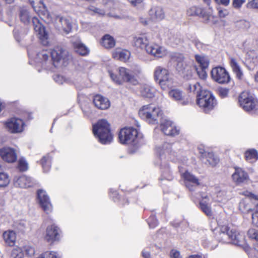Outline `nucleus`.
Listing matches in <instances>:
<instances>
[{
	"label": "nucleus",
	"mask_w": 258,
	"mask_h": 258,
	"mask_svg": "<svg viewBox=\"0 0 258 258\" xmlns=\"http://www.w3.org/2000/svg\"><path fill=\"white\" fill-rule=\"evenodd\" d=\"M195 59L201 69H207L209 64V60L207 57L203 55H196Z\"/></svg>",
	"instance_id": "37998d69"
},
{
	"label": "nucleus",
	"mask_w": 258,
	"mask_h": 258,
	"mask_svg": "<svg viewBox=\"0 0 258 258\" xmlns=\"http://www.w3.org/2000/svg\"><path fill=\"white\" fill-rule=\"evenodd\" d=\"M41 64L47 67H58L61 63L67 66L72 60L69 52L60 46H56L50 51L43 50L37 54Z\"/></svg>",
	"instance_id": "f257e3e1"
},
{
	"label": "nucleus",
	"mask_w": 258,
	"mask_h": 258,
	"mask_svg": "<svg viewBox=\"0 0 258 258\" xmlns=\"http://www.w3.org/2000/svg\"><path fill=\"white\" fill-rule=\"evenodd\" d=\"M188 89L190 92H193L196 93L197 95L201 91L205 90L202 89V87L201 86L200 84L198 82L189 84L188 86Z\"/></svg>",
	"instance_id": "09e8293b"
},
{
	"label": "nucleus",
	"mask_w": 258,
	"mask_h": 258,
	"mask_svg": "<svg viewBox=\"0 0 258 258\" xmlns=\"http://www.w3.org/2000/svg\"><path fill=\"white\" fill-rule=\"evenodd\" d=\"M186 14L188 16L204 17L203 10L201 8L197 6H191L187 9Z\"/></svg>",
	"instance_id": "79ce46f5"
},
{
	"label": "nucleus",
	"mask_w": 258,
	"mask_h": 258,
	"mask_svg": "<svg viewBox=\"0 0 258 258\" xmlns=\"http://www.w3.org/2000/svg\"><path fill=\"white\" fill-rule=\"evenodd\" d=\"M148 224L150 228H153L158 225V221L154 216L150 217L148 220Z\"/></svg>",
	"instance_id": "052dcab7"
},
{
	"label": "nucleus",
	"mask_w": 258,
	"mask_h": 258,
	"mask_svg": "<svg viewBox=\"0 0 258 258\" xmlns=\"http://www.w3.org/2000/svg\"><path fill=\"white\" fill-rule=\"evenodd\" d=\"M236 26L242 29H247L250 27V23L248 21L242 20L236 23Z\"/></svg>",
	"instance_id": "5fc2aeb1"
},
{
	"label": "nucleus",
	"mask_w": 258,
	"mask_h": 258,
	"mask_svg": "<svg viewBox=\"0 0 258 258\" xmlns=\"http://www.w3.org/2000/svg\"><path fill=\"white\" fill-rule=\"evenodd\" d=\"M247 235L250 238L258 241V230L250 229L247 232Z\"/></svg>",
	"instance_id": "6e6d98bb"
},
{
	"label": "nucleus",
	"mask_w": 258,
	"mask_h": 258,
	"mask_svg": "<svg viewBox=\"0 0 258 258\" xmlns=\"http://www.w3.org/2000/svg\"><path fill=\"white\" fill-rule=\"evenodd\" d=\"M240 194L245 197H247L249 198L258 200V196L254 195V194H252L251 192L247 190L241 191L240 192Z\"/></svg>",
	"instance_id": "bf43d9fd"
},
{
	"label": "nucleus",
	"mask_w": 258,
	"mask_h": 258,
	"mask_svg": "<svg viewBox=\"0 0 258 258\" xmlns=\"http://www.w3.org/2000/svg\"><path fill=\"white\" fill-rule=\"evenodd\" d=\"M117 71L118 74L114 78V81L116 83L121 84L123 82H130L134 84H137V80L129 70L124 67H119Z\"/></svg>",
	"instance_id": "ddd939ff"
},
{
	"label": "nucleus",
	"mask_w": 258,
	"mask_h": 258,
	"mask_svg": "<svg viewBox=\"0 0 258 258\" xmlns=\"http://www.w3.org/2000/svg\"><path fill=\"white\" fill-rule=\"evenodd\" d=\"M146 51L148 53L157 57H163L168 54L167 50L157 43L149 44Z\"/></svg>",
	"instance_id": "a211bd4d"
},
{
	"label": "nucleus",
	"mask_w": 258,
	"mask_h": 258,
	"mask_svg": "<svg viewBox=\"0 0 258 258\" xmlns=\"http://www.w3.org/2000/svg\"><path fill=\"white\" fill-rule=\"evenodd\" d=\"M61 231L55 224L47 226L44 236V240L50 244L60 239Z\"/></svg>",
	"instance_id": "f8f14e48"
},
{
	"label": "nucleus",
	"mask_w": 258,
	"mask_h": 258,
	"mask_svg": "<svg viewBox=\"0 0 258 258\" xmlns=\"http://www.w3.org/2000/svg\"><path fill=\"white\" fill-rule=\"evenodd\" d=\"M10 179L8 174L0 172V187H5L10 183Z\"/></svg>",
	"instance_id": "de8ad7c7"
},
{
	"label": "nucleus",
	"mask_w": 258,
	"mask_h": 258,
	"mask_svg": "<svg viewBox=\"0 0 258 258\" xmlns=\"http://www.w3.org/2000/svg\"><path fill=\"white\" fill-rule=\"evenodd\" d=\"M24 253L22 248L16 247L13 249L12 251V258H23Z\"/></svg>",
	"instance_id": "8fccbe9b"
},
{
	"label": "nucleus",
	"mask_w": 258,
	"mask_h": 258,
	"mask_svg": "<svg viewBox=\"0 0 258 258\" xmlns=\"http://www.w3.org/2000/svg\"><path fill=\"white\" fill-rule=\"evenodd\" d=\"M2 237L5 245L9 247L15 245L17 241V233L15 231L8 229L3 232Z\"/></svg>",
	"instance_id": "412c9836"
},
{
	"label": "nucleus",
	"mask_w": 258,
	"mask_h": 258,
	"mask_svg": "<svg viewBox=\"0 0 258 258\" xmlns=\"http://www.w3.org/2000/svg\"><path fill=\"white\" fill-rule=\"evenodd\" d=\"M204 159H205V163L209 164L211 166H215L219 162L218 158L214 155L213 153L208 152L205 153V157Z\"/></svg>",
	"instance_id": "ea45409f"
},
{
	"label": "nucleus",
	"mask_w": 258,
	"mask_h": 258,
	"mask_svg": "<svg viewBox=\"0 0 258 258\" xmlns=\"http://www.w3.org/2000/svg\"><path fill=\"white\" fill-rule=\"evenodd\" d=\"M239 102L240 106L246 111L256 110L258 106L257 99L247 92L241 93L239 96Z\"/></svg>",
	"instance_id": "9d476101"
},
{
	"label": "nucleus",
	"mask_w": 258,
	"mask_h": 258,
	"mask_svg": "<svg viewBox=\"0 0 258 258\" xmlns=\"http://www.w3.org/2000/svg\"><path fill=\"white\" fill-rule=\"evenodd\" d=\"M5 128L11 134L21 133L24 130L25 123L18 117H13L3 122Z\"/></svg>",
	"instance_id": "6e6552de"
},
{
	"label": "nucleus",
	"mask_w": 258,
	"mask_h": 258,
	"mask_svg": "<svg viewBox=\"0 0 258 258\" xmlns=\"http://www.w3.org/2000/svg\"><path fill=\"white\" fill-rule=\"evenodd\" d=\"M175 61H177V70L182 73L188 70L189 67L184 60L183 56L181 54H175L174 56Z\"/></svg>",
	"instance_id": "c85d7f7f"
},
{
	"label": "nucleus",
	"mask_w": 258,
	"mask_h": 258,
	"mask_svg": "<svg viewBox=\"0 0 258 258\" xmlns=\"http://www.w3.org/2000/svg\"><path fill=\"white\" fill-rule=\"evenodd\" d=\"M194 43L196 47L199 50L203 49L205 47L204 45L198 40H195Z\"/></svg>",
	"instance_id": "338daca9"
},
{
	"label": "nucleus",
	"mask_w": 258,
	"mask_h": 258,
	"mask_svg": "<svg viewBox=\"0 0 258 258\" xmlns=\"http://www.w3.org/2000/svg\"><path fill=\"white\" fill-rule=\"evenodd\" d=\"M245 2V0H233L232 6L236 9H240Z\"/></svg>",
	"instance_id": "13d9d810"
},
{
	"label": "nucleus",
	"mask_w": 258,
	"mask_h": 258,
	"mask_svg": "<svg viewBox=\"0 0 258 258\" xmlns=\"http://www.w3.org/2000/svg\"><path fill=\"white\" fill-rule=\"evenodd\" d=\"M211 73L212 79L219 84L227 83L230 80V76L228 72L222 67H218L213 68Z\"/></svg>",
	"instance_id": "2eb2a0df"
},
{
	"label": "nucleus",
	"mask_w": 258,
	"mask_h": 258,
	"mask_svg": "<svg viewBox=\"0 0 258 258\" xmlns=\"http://www.w3.org/2000/svg\"><path fill=\"white\" fill-rule=\"evenodd\" d=\"M223 243H232L234 244L241 245L244 243V236L242 233L229 228L226 225L220 226L219 236L217 237Z\"/></svg>",
	"instance_id": "7ed1b4c3"
},
{
	"label": "nucleus",
	"mask_w": 258,
	"mask_h": 258,
	"mask_svg": "<svg viewBox=\"0 0 258 258\" xmlns=\"http://www.w3.org/2000/svg\"><path fill=\"white\" fill-rule=\"evenodd\" d=\"M154 77L155 81L164 90H167L173 84V79L168 70L161 66L155 68Z\"/></svg>",
	"instance_id": "39448f33"
},
{
	"label": "nucleus",
	"mask_w": 258,
	"mask_h": 258,
	"mask_svg": "<svg viewBox=\"0 0 258 258\" xmlns=\"http://www.w3.org/2000/svg\"><path fill=\"white\" fill-rule=\"evenodd\" d=\"M169 96L175 101H179L183 99L184 97L183 93L178 89L171 90L168 92Z\"/></svg>",
	"instance_id": "49530a36"
},
{
	"label": "nucleus",
	"mask_w": 258,
	"mask_h": 258,
	"mask_svg": "<svg viewBox=\"0 0 258 258\" xmlns=\"http://www.w3.org/2000/svg\"><path fill=\"white\" fill-rule=\"evenodd\" d=\"M156 92V89L149 85H143L140 88V93L142 96L147 98H152Z\"/></svg>",
	"instance_id": "7c9ffc66"
},
{
	"label": "nucleus",
	"mask_w": 258,
	"mask_h": 258,
	"mask_svg": "<svg viewBox=\"0 0 258 258\" xmlns=\"http://www.w3.org/2000/svg\"><path fill=\"white\" fill-rule=\"evenodd\" d=\"M197 104L205 112L212 110L217 105V101L212 93L207 90L199 93L197 97Z\"/></svg>",
	"instance_id": "423d86ee"
},
{
	"label": "nucleus",
	"mask_w": 258,
	"mask_h": 258,
	"mask_svg": "<svg viewBox=\"0 0 258 258\" xmlns=\"http://www.w3.org/2000/svg\"><path fill=\"white\" fill-rule=\"evenodd\" d=\"M23 252H24L25 254L28 256H32L35 254L34 248L30 245H25L23 247Z\"/></svg>",
	"instance_id": "3c124183"
},
{
	"label": "nucleus",
	"mask_w": 258,
	"mask_h": 258,
	"mask_svg": "<svg viewBox=\"0 0 258 258\" xmlns=\"http://www.w3.org/2000/svg\"><path fill=\"white\" fill-rule=\"evenodd\" d=\"M92 132L101 144L105 145L112 142V136L110 124L106 120L99 119L93 124Z\"/></svg>",
	"instance_id": "f03ea898"
},
{
	"label": "nucleus",
	"mask_w": 258,
	"mask_h": 258,
	"mask_svg": "<svg viewBox=\"0 0 258 258\" xmlns=\"http://www.w3.org/2000/svg\"><path fill=\"white\" fill-rule=\"evenodd\" d=\"M29 168V163L25 158L21 157L17 161L16 169L20 172H25L27 171Z\"/></svg>",
	"instance_id": "c9c22d12"
},
{
	"label": "nucleus",
	"mask_w": 258,
	"mask_h": 258,
	"mask_svg": "<svg viewBox=\"0 0 258 258\" xmlns=\"http://www.w3.org/2000/svg\"><path fill=\"white\" fill-rule=\"evenodd\" d=\"M19 17L22 23L26 25L30 24L31 18L29 11L26 9L21 8L19 9Z\"/></svg>",
	"instance_id": "72a5a7b5"
},
{
	"label": "nucleus",
	"mask_w": 258,
	"mask_h": 258,
	"mask_svg": "<svg viewBox=\"0 0 258 258\" xmlns=\"http://www.w3.org/2000/svg\"><path fill=\"white\" fill-rule=\"evenodd\" d=\"M246 6L248 9H258V0H249Z\"/></svg>",
	"instance_id": "4d7b16f0"
},
{
	"label": "nucleus",
	"mask_w": 258,
	"mask_h": 258,
	"mask_svg": "<svg viewBox=\"0 0 258 258\" xmlns=\"http://www.w3.org/2000/svg\"><path fill=\"white\" fill-rule=\"evenodd\" d=\"M209 197L205 195L202 196V200L200 203V207L202 211L208 216L211 217L213 212L211 206L209 203Z\"/></svg>",
	"instance_id": "bb28decb"
},
{
	"label": "nucleus",
	"mask_w": 258,
	"mask_h": 258,
	"mask_svg": "<svg viewBox=\"0 0 258 258\" xmlns=\"http://www.w3.org/2000/svg\"><path fill=\"white\" fill-rule=\"evenodd\" d=\"M163 133L167 136H174L179 134V130L170 120H163L161 123Z\"/></svg>",
	"instance_id": "6ab92c4d"
},
{
	"label": "nucleus",
	"mask_w": 258,
	"mask_h": 258,
	"mask_svg": "<svg viewBox=\"0 0 258 258\" xmlns=\"http://www.w3.org/2000/svg\"><path fill=\"white\" fill-rule=\"evenodd\" d=\"M233 180L237 183L243 182L248 179V174L240 168H235V172L232 174Z\"/></svg>",
	"instance_id": "cd10ccee"
},
{
	"label": "nucleus",
	"mask_w": 258,
	"mask_h": 258,
	"mask_svg": "<svg viewBox=\"0 0 258 258\" xmlns=\"http://www.w3.org/2000/svg\"><path fill=\"white\" fill-rule=\"evenodd\" d=\"M182 176L184 179L185 186L190 190H194L195 187L200 184L198 179L188 171L182 173Z\"/></svg>",
	"instance_id": "4be33fe9"
},
{
	"label": "nucleus",
	"mask_w": 258,
	"mask_h": 258,
	"mask_svg": "<svg viewBox=\"0 0 258 258\" xmlns=\"http://www.w3.org/2000/svg\"><path fill=\"white\" fill-rule=\"evenodd\" d=\"M138 131L133 127L121 129L118 133V140L122 144L137 146L139 143Z\"/></svg>",
	"instance_id": "0eeeda50"
},
{
	"label": "nucleus",
	"mask_w": 258,
	"mask_h": 258,
	"mask_svg": "<svg viewBox=\"0 0 258 258\" xmlns=\"http://www.w3.org/2000/svg\"><path fill=\"white\" fill-rule=\"evenodd\" d=\"M245 66L249 70H253L258 63V53L255 50L247 51L244 62Z\"/></svg>",
	"instance_id": "aec40b11"
},
{
	"label": "nucleus",
	"mask_w": 258,
	"mask_h": 258,
	"mask_svg": "<svg viewBox=\"0 0 258 258\" xmlns=\"http://www.w3.org/2000/svg\"><path fill=\"white\" fill-rule=\"evenodd\" d=\"M230 64L236 77L238 79H241L243 76V73L236 59L234 57H230Z\"/></svg>",
	"instance_id": "f704fd0d"
},
{
	"label": "nucleus",
	"mask_w": 258,
	"mask_h": 258,
	"mask_svg": "<svg viewBox=\"0 0 258 258\" xmlns=\"http://www.w3.org/2000/svg\"><path fill=\"white\" fill-rule=\"evenodd\" d=\"M133 43L134 45L139 48H145L147 49V46H148L149 40L146 35H141L136 36L134 38Z\"/></svg>",
	"instance_id": "c756f323"
},
{
	"label": "nucleus",
	"mask_w": 258,
	"mask_h": 258,
	"mask_svg": "<svg viewBox=\"0 0 258 258\" xmlns=\"http://www.w3.org/2000/svg\"><path fill=\"white\" fill-rule=\"evenodd\" d=\"M37 197L43 210L47 214L51 212L52 206L46 192L42 189H38L37 192Z\"/></svg>",
	"instance_id": "dca6fc26"
},
{
	"label": "nucleus",
	"mask_w": 258,
	"mask_h": 258,
	"mask_svg": "<svg viewBox=\"0 0 258 258\" xmlns=\"http://www.w3.org/2000/svg\"><path fill=\"white\" fill-rule=\"evenodd\" d=\"M93 102L95 106L101 110L107 109L110 105L109 100L100 94H96L94 96Z\"/></svg>",
	"instance_id": "5701e85b"
},
{
	"label": "nucleus",
	"mask_w": 258,
	"mask_h": 258,
	"mask_svg": "<svg viewBox=\"0 0 258 258\" xmlns=\"http://www.w3.org/2000/svg\"><path fill=\"white\" fill-rule=\"evenodd\" d=\"M160 165L166 166L169 161L176 162L177 160L176 153L172 150L171 145L166 143L163 145L159 151Z\"/></svg>",
	"instance_id": "9b49d317"
},
{
	"label": "nucleus",
	"mask_w": 258,
	"mask_h": 258,
	"mask_svg": "<svg viewBox=\"0 0 258 258\" xmlns=\"http://www.w3.org/2000/svg\"><path fill=\"white\" fill-rule=\"evenodd\" d=\"M78 102L83 113L89 115L92 113V109L89 99L85 95L79 96Z\"/></svg>",
	"instance_id": "a878e982"
},
{
	"label": "nucleus",
	"mask_w": 258,
	"mask_h": 258,
	"mask_svg": "<svg viewBox=\"0 0 258 258\" xmlns=\"http://www.w3.org/2000/svg\"><path fill=\"white\" fill-rule=\"evenodd\" d=\"M100 43L105 48H111L113 47V37L109 34H105L101 38Z\"/></svg>",
	"instance_id": "a19ab883"
},
{
	"label": "nucleus",
	"mask_w": 258,
	"mask_h": 258,
	"mask_svg": "<svg viewBox=\"0 0 258 258\" xmlns=\"http://www.w3.org/2000/svg\"><path fill=\"white\" fill-rule=\"evenodd\" d=\"M39 162L41 165L44 172H47L50 170L51 168V159L48 154L42 157Z\"/></svg>",
	"instance_id": "4c0bfd02"
},
{
	"label": "nucleus",
	"mask_w": 258,
	"mask_h": 258,
	"mask_svg": "<svg viewBox=\"0 0 258 258\" xmlns=\"http://www.w3.org/2000/svg\"><path fill=\"white\" fill-rule=\"evenodd\" d=\"M218 15L220 18H225L229 14L228 10L226 9H221V8H218Z\"/></svg>",
	"instance_id": "e2e57ef3"
},
{
	"label": "nucleus",
	"mask_w": 258,
	"mask_h": 258,
	"mask_svg": "<svg viewBox=\"0 0 258 258\" xmlns=\"http://www.w3.org/2000/svg\"><path fill=\"white\" fill-rule=\"evenodd\" d=\"M150 15L153 19L159 21L162 20L164 18L163 9L160 7L152 8L150 11Z\"/></svg>",
	"instance_id": "e433bc0d"
},
{
	"label": "nucleus",
	"mask_w": 258,
	"mask_h": 258,
	"mask_svg": "<svg viewBox=\"0 0 258 258\" xmlns=\"http://www.w3.org/2000/svg\"><path fill=\"white\" fill-rule=\"evenodd\" d=\"M29 2L34 11L46 23L51 21L50 14L43 0H29Z\"/></svg>",
	"instance_id": "1a4fd4ad"
},
{
	"label": "nucleus",
	"mask_w": 258,
	"mask_h": 258,
	"mask_svg": "<svg viewBox=\"0 0 258 258\" xmlns=\"http://www.w3.org/2000/svg\"><path fill=\"white\" fill-rule=\"evenodd\" d=\"M255 42L253 39H248L243 42L242 49L246 53L247 51H252L255 48Z\"/></svg>",
	"instance_id": "a18cd8bd"
},
{
	"label": "nucleus",
	"mask_w": 258,
	"mask_h": 258,
	"mask_svg": "<svg viewBox=\"0 0 258 258\" xmlns=\"http://www.w3.org/2000/svg\"><path fill=\"white\" fill-rule=\"evenodd\" d=\"M218 93L222 98L226 97L229 93V90L225 88H220L218 89Z\"/></svg>",
	"instance_id": "680f3d73"
},
{
	"label": "nucleus",
	"mask_w": 258,
	"mask_h": 258,
	"mask_svg": "<svg viewBox=\"0 0 258 258\" xmlns=\"http://www.w3.org/2000/svg\"><path fill=\"white\" fill-rule=\"evenodd\" d=\"M43 258H60V255L53 251H47L41 254Z\"/></svg>",
	"instance_id": "603ef678"
},
{
	"label": "nucleus",
	"mask_w": 258,
	"mask_h": 258,
	"mask_svg": "<svg viewBox=\"0 0 258 258\" xmlns=\"http://www.w3.org/2000/svg\"><path fill=\"white\" fill-rule=\"evenodd\" d=\"M254 211L252 214V223L254 226L258 227V203L256 204Z\"/></svg>",
	"instance_id": "864d4df0"
},
{
	"label": "nucleus",
	"mask_w": 258,
	"mask_h": 258,
	"mask_svg": "<svg viewBox=\"0 0 258 258\" xmlns=\"http://www.w3.org/2000/svg\"><path fill=\"white\" fill-rule=\"evenodd\" d=\"M130 56L131 52L125 49H116L114 53V57H116L123 62L127 61L130 58Z\"/></svg>",
	"instance_id": "2f4dec72"
},
{
	"label": "nucleus",
	"mask_w": 258,
	"mask_h": 258,
	"mask_svg": "<svg viewBox=\"0 0 258 258\" xmlns=\"http://www.w3.org/2000/svg\"><path fill=\"white\" fill-rule=\"evenodd\" d=\"M245 160L249 163L255 162L258 159L257 152L254 149L247 150L244 154Z\"/></svg>",
	"instance_id": "58836bf2"
},
{
	"label": "nucleus",
	"mask_w": 258,
	"mask_h": 258,
	"mask_svg": "<svg viewBox=\"0 0 258 258\" xmlns=\"http://www.w3.org/2000/svg\"><path fill=\"white\" fill-rule=\"evenodd\" d=\"M140 116L151 124L158 123L162 112L157 105L153 104L144 105L139 111Z\"/></svg>",
	"instance_id": "20e7f679"
},
{
	"label": "nucleus",
	"mask_w": 258,
	"mask_h": 258,
	"mask_svg": "<svg viewBox=\"0 0 258 258\" xmlns=\"http://www.w3.org/2000/svg\"><path fill=\"white\" fill-rule=\"evenodd\" d=\"M205 69H201V70L200 71L197 70V73L200 78L202 79H205L207 77V74L205 71Z\"/></svg>",
	"instance_id": "0e129e2a"
},
{
	"label": "nucleus",
	"mask_w": 258,
	"mask_h": 258,
	"mask_svg": "<svg viewBox=\"0 0 258 258\" xmlns=\"http://www.w3.org/2000/svg\"><path fill=\"white\" fill-rule=\"evenodd\" d=\"M32 22L34 27V30L40 35L41 39H47L48 35L45 31L44 25L42 24L40 20L36 17L32 18Z\"/></svg>",
	"instance_id": "393cba45"
},
{
	"label": "nucleus",
	"mask_w": 258,
	"mask_h": 258,
	"mask_svg": "<svg viewBox=\"0 0 258 258\" xmlns=\"http://www.w3.org/2000/svg\"><path fill=\"white\" fill-rule=\"evenodd\" d=\"M0 157L4 161L13 163L17 161V154L15 149L4 147L0 149Z\"/></svg>",
	"instance_id": "f3484780"
},
{
	"label": "nucleus",
	"mask_w": 258,
	"mask_h": 258,
	"mask_svg": "<svg viewBox=\"0 0 258 258\" xmlns=\"http://www.w3.org/2000/svg\"><path fill=\"white\" fill-rule=\"evenodd\" d=\"M250 201L247 198L242 199L239 204V210L242 213H248L251 210Z\"/></svg>",
	"instance_id": "c03bdc74"
},
{
	"label": "nucleus",
	"mask_w": 258,
	"mask_h": 258,
	"mask_svg": "<svg viewBox=\"0 0 258 258\" xmlns=\"http://www.w3.org/2000/svg\"><path fill=\"white\" fill-rule=\"evenodd\" d=\"M14 184L16 186L26 188L33 186L35 183L31 177L23 175L18 177L15 180Z\"/></svg>",
	"instance_id": "b1692460"
},
{
	"label": "nucleus",
	"mask_w": 258,
	"mask_h": 258,
	"mask_svg": "<svg viewBox=\"0 0 258 258\" xmlns=\"http://www.w3.org/2000/svg\"><path fill=\"white\" fill-rule=\"evenodd\" d=\"M75 51L81 56H86L89 53V49L81 42L73 43Z\"/></svg>",
	"instance_id": "473e14b6"
},
{
	"label": "nucleus",
	"mask_w": 258,
	"mask_h": 258,
	"mask_svg": "<svg viewBox=\"0 0 258 258\" xmlns=\"http://www.w3.org/2000/svg\"><path fill=\"white\" fill-rule=\"evenodd\" d=\"M170 257L171 258H182L178 251L172 249L170 251Z\"/></svg>",
	"instance_id": "69168bd1"
},
{
	"label": "nucleus",
	"mask_w": 258,
	"mask_h": 258,
	"mask_svg": "<svg viewBox=\"0 0 258 258\" xmlns=\"http://www.w3.org/2000/svg\"><path fill=\"white\" fill-rule=\"evenodd\" d=\"M215 2L217 4H221L224 6H228L230 3V0H218V1Z\"/></svg>",
	"instance_id": "774afa93"
},
{
	"label": "nucleus",
	"mask_w": 258,
	"mask_h": 258,
	"mask_svg": "<svg viewBox=\"0 0 258 258\" xmlns=\"http://www.w3.org/2000/svg\"><path fill=\"white\" fill-rule=\"evenodd\" d=\"M55 27L59 31L69 34L72 30V22L69 17L57 15L55 18Z\"/></svg>",
	"instance_id": "4468645a"
}]
</instances>
